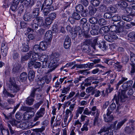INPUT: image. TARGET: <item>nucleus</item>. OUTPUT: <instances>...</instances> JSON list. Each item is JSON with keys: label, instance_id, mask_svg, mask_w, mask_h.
Wrapping results in <instances>:
<instances>
[{"label": "nucleus", "instance_id": "f257e3e1", "mask_svg": "<svg viewBox=\"0 0 135 135\" xmlns=\"http://www.w3.org/2000/svg\"><path fill=\"white\" fill-rule=\"evenodd\" d=\"M59 55L56 53L51 55L50 58L47 55H45L41 57V59L43 62L42 65V68H46L47 66L49 68L48 71L51 72L54 70L57 67V63L59 60Z\"/></svg>", "mask_w": 135, "mask_h": 135}, {"label": "nucleus", "instance_id": "f03ea898", "mask_svg": "<svg viewBox=\"0 0 135 135\" xmlns=\"http://www.w3.org/2000/svg\"><path fill=\"white\" fill-rule=\"evenodd\" d=\"M133 82L132 80L127 81L124 83L122 86L123 89L124 90H121L119 91L118 93V99L116 98L115 99L117 103H118L119 101V98L120 101L122 102H124L125 100V99L127 98V96L126 94V92L127 89L130 87L132 85Z\"/></svg>", "mask_w": 135, "mask_h": 135}, {"label": "nucleus", "instance_id": "7ed1b4c3", "mask_svg": "<svg viewBox=\"0 0 135 135\" xmlns=\"http://www.w3.org/2000/svg\"><path fill=\"white\" fill-rule=\"evenodd\" d=\"M76 10V12L81 13V16L85 17L87 16V12L88 10L87 9H85L84 10V7L81 4H79L77 5L75 8Z\"/></svg>", "mask_w": 135, "mask_h": 135}, {"label": "nucleus", "instance_id": "20e7f679", "mask_svg": "<svg viewBox=\"0 0 135 135\" xmlns=\"http://www.w3.org/2000/svg\"><path fill=\"white\" fill-rule=\"evenodd\" d=\"M32 56L30 57V60L28 63V67L32 68L34 62H36L38 59V54L33 53L32 51Z\"/></svg>", "mask_w": 135, "mask_h": 135}, {"label": "nucleus", "instance_id": "39448f33", "mask_svg": "<svg viewBox=\"0 0 135 135\" xmlns=\"http://www.w3.org/2000/svg\"><path fill=\"white\" fill-rule=\"evenodd\" d=\"M10 82L11 85H9V88L11 93H16L18 91L20 90V89L19 86L16 85L15 82L12 81L10 80Z\"/></svg>", "mask_w": 135, "mask_h": 135}, {"label": "nucleus", "instance_id": "423d86ee", "mask_svg": "<svg viewBox=\"0 0 135 135\" xmlns=\"http://www.w3.org/2000/svg\"><path fill=\"white\" fill-rule=\"evenodd\" d=\"M73 116V115L72 112L69 109H67L66 111V114L64 119V122L65 124H66V123L67 120L68 118H69L68 122L67 124H68L71 121Z\"/></svg>", "mask_w": 135, "mask_h": 135}, {"label": "nucleus", "instance_id": "0eeeda50", "mask_svg": "<svg viewBox=\"0 0 135 135\" xmlns=\"http://www.w3.org/2000/svg\"><path fill=\"white\" fill-rule=\"evenodd\" d=\"M114 25H112L110 26L109 28L107 26L102 27V30H103L104 32H107L109 29V30L111 31V32H116L117 31V27L116 26V25L115 23H114Z\"/></svg>", "mask_w": 135, "mask_h": 135}, {"label": "nucleus", "instance_id": "6e6552de", "mask_svg": "<svg viewBox=\"0 0 135 135\" xmlns=\"http://www.w3.org/2000/svg\"><path fill=\"white\" fill-rule=\"evenodd\" d=\"M107 113L106 115H103L105 121L106 122H110L112 121L113 119V116L111 114L112 113L111 111H110L109 109L107 110Z\"/></svg>", "mask_w": 135, "mask_h": 135}, {"label": "nucleus", "instance_id": "1a4fd4ad", "mask_svg": "<svg viewBox=\"0 0 135 135\" xmlns=\"http://www.w3.org/2000/svg\"><path fill=\"white\" fill-rule=\"evenodd\" d=\"M124 132L126 134H133L135 131V127L133 124L130 126H126L124 129Z\"/></svg>", "mask_w": 135, "mask_h": 135}, {"label": "nucleus", "instance_id": "9d476101", "mask_svg": "<svg viewBox=\"0 0 135 135\" xmlns=\"http://www.w3.org/2000/svg\"><path fill=\"white\" fill-rule=\"evenodd\" d=\"M117 98L118 99V97L117 98V97L116 95L115 94L114 95V97L112 99V100L113 102L112 103L110 106V107L109 108H108V109H109L110 111H112L113 110H114V109H115L116 107V105L115 103H114L113 102H114V101L115 100V101H116L115 100V99ZM119 101H118L119 103H116L117 104H119V105H120V102H122L121 101H120V98H119Z\"/></svg>", "mask_w": 135, "mask_h": 135}, {"label": "nucleus", "instance_id": "9b49d317", "mask_svg": "<svg viewBox=\"0 0 135 135\" xmlns=\"http://www.w3.org/2000/svg\"><path fill=\"white\" fill-rule=\"evenodd\" d=\"M34 114V112L33 111H27L24 113L23 116L25 120H28L33 117Z\"/></svg>", "mask_w": 135, "mask_h": 135}, {"label": "nucleus", "instance_id": "f8f14e48", "mask_svg": "<svg viewBox=\"0 0 135 135\" xmlns=\"http://www.w3.org/2000/svg\"><path fill=\"white\" fill-rule=\"evenodd\" d=\"M7 101L8 103H6V104L5 109L8 110L11 108V107L12 105L14 104L15 100L13 99L9 98L7 99Z\"/></svg>", "mask_w": 135, "mask_h": 135}, {"label": "nucleus", "instance_id": "ddd939ff", "mask_svg": "<svg viewBox=\"0 0 135 135\" xmlns=\"http://www.w3.org/2000/svg\"><path fill=\"white\" fill-rule=\"evenodd\" d=\"M52 33L51 31L50 30H48L46 33L45 39V40L47 41H50L52 39Z\"/></svg>", "mask_w": 135, "mask_h": 135}, {"label": "nucleus", "instance_id": "4468645a", "mask_svg": "<svg viewBox=\"0 0 135 135\" xmlns=\"http://www.w3.org/2000/svg\"><path fill=\"white\" fill-rule=\"evenodd\" d=\"M54 10V8L52 6H51L48 8H45L42 10V12L44 16H47L48 14L51 11Z\"/></svg>", "mask_w": 135, "mask_h": 135}, {"label": "nucleus", "instance_id": "2eb2a0df", "mask_svg": "<svg viewBox=\"0 0 135 135\" xmlns=\"http://www.w3.org/2000/svg\"><path fill=\"white\" fill-rule=\"evenodd\" d=\"M71 40L68 36H67L65 40L64 43V48L66 49H68L70 46Z\"/></svg>", "mask_w": 135, "mask_h": 135}, {"label": "nucleus", "instance_id": "dca6fc26", "mask_svg": "<svg viewBox=\"0 0 135 135\" xmlns=\"http://www.w3.org/2000/svg\"><path fill=\"white\" fill-rule=\"evenodd\" d=\"M85 42H86V43L91 45L94 49H95V46L96 45L97 42L96 39H94L93 41H92L89 39H86L85 40Z\"/></svg>", "mask_w": 135, "mask_h": 135}, {"label": "nucleus", "instance_id": "f3484780", "mask_svg": "<svg viewBox=\"0 0 135 135\" xmlns=\"http://www.w3.org/2000/svg\"><path fill=\"white\" fill-rule=\"evenodd\" d=\"M32 15L31 13H25L23 16V19L26 21H31L32 18Z\"/></svg>", "mask_w": 135, "mask_h": 135}, {"label": "nucleus", "instance_id": "a211bd4d", "mask_svg": "<svg viewBox=\"0 0 135 135\" xmlns=\"http://www.w3.org/2000/svg\"><path fill=\"white\" fill-rule=\"evenodd\" d=\"M35 20L37 21V24L40 25V26H44L45 25V24L44 23V20L42 17L37 16L35 17Z\"/></svg>", "mask_w": 135, "mask_h": 135}, {"label": "nucleus", "instance_id": "6ab92c4d", "mask_svg": "<svg viewBox=\"0 0 135 135\" xmlns=\"http://www.w3.org/2000/svg\"><path fill=\"white\" fill-rule=\"evenodd\" d=\"M75 61L68 62L67 63L65 66H62L60 69V70L61 71H65L66 72H67L68 71V70L67 69H65V68L66 67H68L70 66H71L74 64H75Z\"/></svg>", "mask_w": 135, "mask_h": 135}, {"label": "nucleus", "instance_id": "aec40b11", "mask_svg": "<svg viewBox=\"0 0 135 135\" xmlns=\"http://www.w3.org/2000/svg\"><path fill=\"white\" fill-rule=\"evenodd\" d=\"M40 49L41 50H45L47 47L48 45L46 42L45 41H41L39 44Z\"/></svg>", "mask_w": 135, "mask_h": 135}, {"label": "nucleus", "instance_id": "412c9836", "mask_svg": "<svg viewBox=\"0 0 135 135\" xmlns=\"http://www.w3.org/2000/svg\"><path fill=\"white\" fill-rule=\"evenodd\" d=\"M82 47L83 48V51L84 52L88 53L90 55H91L90 52L91 50L89 46L85 44H84L83 45Z\"/></svg>", "mask_w": 135, "mask_h": 135}, {"label": "nucleus", "instance_id": "4be33fe9", "mask_svg": "<svg viewBox=\"0 0 135 135\" xmlns=\"http://www.w3.org/2000/svg\"><path fill=\"white\" fill-rule=\"evenodd\" d=\"M35 76V72L32 70H31L29 72L28 75V78L30 81H32Z\"/></svg>", "mask_w": 135, "mask_h": 135}, {"label": "nucleus", "instance_id": "5701e85b", "mask_svg": "<svg viewBox=\"0 0 135 135\" xmlns=\"http://www.w3.org/2000/svg\"><path fill=\"white\" fill-rule=\"evenodd\" d=\"M27 74L26 73L23 72L22 73L20 76V79L22 82L25 81L27 79Z\"/></svg>", "mask_w": 135, "mask_h": 135}, {"label": "nucleus", "instance_id": "b1692460", "mask_svg": "<svg viewBox=\"0 0 135 135\" xmlns=\"http://www.w3.org/2000/svg\"><path fill=\"white\" fill-rule=\"evenodd\" d=\"M32 54V51H30L28 53H27L25 55L21 57V60L22 61H25L28 60L31 57Z\"/></svg>", "mask_w": 135, "mask_h": 135}, {"label": "nucleus", "instance_id": "393cba45", "mask_svg": "<svg viewBox=\"0 0 135 135\" xmlns=\"http://www.w3.org/2000/svg\"><path fill=\"white\" fill-rule=\"evenodd\" d=\"M34 101L33 98L29 96L26 99V103L27 105H31L33 104Z\"/></svg>", "mask_w": 135, "mask_h": 135}, {"label": "nucleus", "instance_id": "a878e982", "mask_svg": "<svg viewBox=\"0 0 135 135\" xmlns=\"http://www.w3.org/2000/svg\"><path fill=\"white\" fill-rule=\"evenodd\" d=\"M30 26H31L33 30H37L38 28V24L35 23V19L32 21V23L30 24Z\"/></svg>", "mask_w": 135, "mask_h": 135}, {"label": "nucleus", "instance_id": "bb28decb", "mask_svg": "<svg viewBox=\"0 0 135 135\" xmlns=\"http://www.w3.org/2000/svg\"><path fill=\"white\" fill-rule=\"evenodd\" d=\"M84 109V107H78V108L77 110L76 111V117L77 118L79 116V114H81Z\"/></svg>", "mask_w": 135, "mask_h": 135}, {"label": "nucleus", "instance_id": "cd10ccee", "mask_svg": "<svg viewBox=\"0 0 135 135\" xmlns=\"http://www.w3.org/2000/svg\"><path fill=\"white\" fill-rule=\"evenodd\" d=\"M3 94L4 97H10L11 98H13L14 97V96L12 94L9 93L4 88L3 91Z\"/></svg>", "mask_w": 135, "mask_h": 135}, {"label": "nucleus", "instance_id": "c85d7f7f", "mask_svg": "<svg viewBox=\"0 0 135 135\" xmlns=\"http://www.w3.org/2000/svg\"><path fill=\"white\" fill-rule=\"evenodd\" d=\"M126 1L124 0H120L118 2V5L120 7H126L128 5V3L125 2Z\"/></svg>", "mask_w": 135, "mask_h": 135}, {"label": "nucleus", "instance_id": "c756f323", "mask_svg": "<svg viewBox=\"0 0 135 135\" xmlns=\"http://www.w3.org/2000/svg\"><path fill=\"white\" fill-rule=\"evenodd\" d=\"M51 79V75H47L43 77V79L44 80L45 82L48 84L50 81Z\"/></svg>", "mask_w": 135, "mask_h": 135}, {"label": "nucleus", "instance_id": "7c9ffc66", "mask_svg": "<svg viewBox=\"0 0 135 135\" xmlns=\"http://www.w3.org/2000/svg\"><path fill=\"white\" fill-rule=\"evenodd\" d=\"M19 127L23 129H27L30 127L28 122L22 123L19 124Z\"/></svg>", "mask_w": 135, "mask_h": 135}, {"label": "nucleus", "instance_id": "2f4dec72", "mask_svg": "<svg viewBox=\"0 0 135 135\" xmlns=\"http://www.w3.org/2000/svg\"><path fill=\"white\" fill-rule=\"evenodd\" d=\"M122 18L123 20L127 22H129L132 19V17H131V16L130 15H123L122 16Z\"/></svg>", "mask_w": 135, "mask_h": 135}, {"label": "nucleus", "instance_id": "473e14b6", "mask_svg": "<svg viewBox=\"0 0 135 135\" xmlns=\"http://www.w3.org/2000/svg\"><path fill=\"white\" fill-rule=\"evenodd\" d=\"M41 91V90L39 88H33L32 90L31 91L30 95L31 97L32 98H34L35 96V93L37 91Z\"/></svg>", "mask_w": 135, "mask_h": 135}, {"label": "nucleus", "instance_id": "72a5a7b5", "mask_svg": "<svg viewBox=\"0 0 135 135\" xmlns=\"http://www.w3.org/2000/svg\"><path fill=\"white\" fill-rule=\"evenodd\" d=\"M40 9L38 8H34L32 10V13L34 17L39 16V15Z\"/></svg>", "mask_w": 135, "mask_h": 135}, {"label": "nucleus", "instance_id": "f704fd0d", "mask_svg": "<svg viewBox=\"0 0 135 135\" xmlns=\"http://www.w3.org/2000/svg\"><path fill=\"white\" fill-rule=\"evenodd\" d=\"M20 121L16 120L15 119H12V121H10V123L12 126H15L17 127H19V124H20Z\"/></svg>", "mask_w": 135, "mask_h": 135}, {"label": "nucleus", "instance_id": "c9c22d12", "mask_svg": "<svg viewBox=\"0 0 135 135\" xmlns=\"http://www.w3.org/2000/svg\"><path fill=\"white\" fill-rule=\"evenodd\" d=\"M127 79H128L127 78H126L124 77H122L121 80H120L116 84V88L118 90V89L120 85L123 83L124 81L127 80Z\"/></svg>", "mask_w": 135, "mask_h": 135}, {"label": "nucleus", "instance_id": "e433bc0d", "mask_svg": "<svg viewBox=\"0 0 135 135\" xmlns=\"http://www.w3.org/2000/svg\"><path fill=\"white\" fill-rule=\"evenodd\" d=\"M24 10V7L23 4L20 5L18 9V15L20 16Z\"/></svg>", "mask_w": 135, "mask_h": 135}, {"label": "nucleus", "instance_id": "4c0bfd02", "mask_svg": "<svg viewBox=\"0 0 135 135\" xmlns=\"http://www.w3.org/2000/svg\"><path fill=\"white\" fill-rule=\"evenodd\" d=\"M82 26L83 30H84V32L85 31L87 33L89 31L90 28L89 24L88 23H86V24H84Z\"/></svg>", "mask_w": 135, "mask_h": 135}, {"label": "nucleus", "instance_id": "58836bf2", "mask_svg": "<svg viewBox=\"0 0 135 135\" xmlns=\"http://www.w3.org/2000/svg\"><path fill=\"white\" fill-rule=\"evenodd\" d=\"M89 14L91 16L93 15L97 10L96 8H93L91 6H89Z\"/></svg>", "mask_w": 135, "mask_h": 135}, {"label": "nucleus", "instance_id": "ea45409f", "mask_svg": "<svg viewBox=\"0 0 135 135\" xmlns=\"http://www.w3.org/2000/svg\"><path fill=\"white\" fill-rule=\"evenodd\" d=\"M41 64L40 62H34L32 68H30L29 67H28L30 69H32L33 68H39L41 67Z\"/></svg>", "mask_w": 135, "mask_h": 135}, {"label": "nucleus", "instance_id": "a19ab883", "mask_svg": "<svg viewBox=\"0 0 135 135\" xmlns=\"http://www.w3.org/2000/svg\"><path fill=\"white\" fill-rule=\"evenodd\" d=\"M94 94V97H98L101 95V91L99 90L95 89L91 93V95H93Z\"/></svg>", "mask_w": 135, "mask_h": 135}, {"label": "nucleus", "instance_id": "79ce46f5", "mask_svg": "<svg viewBox=\"0 0 135 135\" xmlns=\"http://www.w3.org/2000/svg\"><path fill=\"white\" fill-rule=\"evenodd\" d=\"M127 119L125 118L122 121L119 122L117 125V129H119L124 124V123L127 121Z\"/></svg>", "mask_w": 135, "mask_h": 135}, {"label": "nucleus", "instance_id": "37998d69", "mask_svg": "<svg viewBox=\"0 0 135 135\" xmlns=\"http://www.w3.org/2000/svg\"><path fill=\"white\" fill-rule=\"evenodd\" d=\"M92 28V30L90 31V33L92 35H95L98 34L99 32L100 33V31L98 29H95L93 27Z\"/></svg>", "mask_w": 135, "mask_h": 135}, {"label": "nucleus", "instance_id": "c03bdc74", "mask_svg": "<svg viewBox=\"0 0 135 135\" xmlns=\"http://www.w3.org/2000/svg\"><path fill=\"white\" fill-rule=\"evenodd\" d=\"M107 10L109 12L114 13L116 12V9L111 6L107 7Z\"/></svg>", "mask_w": 135, "mask_h": 135}, {"label": "nucleus", "instance_id": "a18cd8bd", "mask_svg": "<svg viewBox=\"0 0 135 135\" xmlns=\"http://www.w3.org/2000/svg\"><path fill=\"white\" fill-rule=\"evenodd\" d=\"M72 16L73 18L76 20H79L81 18L80 15L76 12H74Z\"/></svg>", "mask_w": 135, "mask_h": 135}, {"label": "nucleus", "instance_id": "49530a36", "mask_svg": "<svg viewBox=\"0 0 135 135\" xmlns=\"http://www.w3.org/2000/svg\"><path fill=\"white\" fill-rule=\"evenodd\" d=\"M100 3V1L98 0H92L91 3L92 5L95 6H98Z\"/></svg>", "mask_w": 135, "mask_h": 135}, {"label": "nucleus", "instance_id": "de8ad7c7", "mask_svg": "<svg viewBox=\"0 0 135 135\" xmlns=\"http://www.w3.org/2000/svg\"><path fill=\"white\" fill-rule=\"evenodd\" d=\"M108 35H105L104 36V38L107 41L112 42H113V40L112 39V38L110 36V33H109Z\"/></svg>", "mask_w": 135, "mask_h": 135}, {"label": "nucleus", "instance_id": "09e8293b", "mask_svg": "<svg viewBox=\"0 0 135 135\" xmlns=\"http://www.w3.org/2000/svg\"><path fill=\"white\" fill-rule=\"evenodd\" d=\"M130 60L132 62L131 64H135V54L133 53L131 54Z\"/></svg>", "mask_w": 135, "mask_h": 135}, {"label": "nucleus", "instance_id": "8fccbe9b", "mask_svg": "<svg viewBox=\"0 0 135 135\" xmlns=\"http://www.w3.org/2000/svg\"><path fill=\"white\" fill-rule=\"evenodd\" d=\"M8 50V48L7 46H6L5 49H3L1 50L2 54L4 57H5L7 55Z\"/></svg>", "mask_w": 135, "mask_h": 135}, {"label": "nucleus", "instance_id": "3c124183", "mask_svg": "<svg viewBox=\"0 0 135 135\" xmlns=\"http://www.w3.org/2000/svg\"><path fill=\"white\" fill-rule=\"evenodd\" d=\"M1 130V133L3 135H9V132L8 130L5 129L3 126L1 128L0 127Z\"/></svg>", "mask_w": 135, "mask_h": 135}, {"label": "nucleus", "instance_id": "603ef678", "mask_svg": "<svg viewBox=\"0 0 135 135\" xmlns=\"http://www.w3.org/2000/svg\"><path fill=\"white\" fill-rule=\"evenodd\" d=\"M77 65V68L79 69H83V68H86L88 67L89 65L87 64H76Z\"/></svg>", "mask_w": 135, "mask_h": 135}, {"label": "nucleus", "instance_id": "864d4df0", "mask_svg": "<svg viewBox=\"0 0 135 135\" xmlns=\"http://www.w3.org/2000/svg\"><path fill=\"white\" fill-rule=\"evenodd\" d=\"M121 19V17L117 15L113 16L112 18V20L114 22L119 21Z\"/></svg>", "mask_w": 135, "mask_h": 135}, {"label": "nucleus", "instance_id": "5fc2aeb1", "mask_svg": "<svg viewBox=\"0 0 135 135\" xmlns=\"http://www.w3.org/2000/svg\"><path fill=\"white\" fill-rule=\"evenodd\" d=\"M44 1L45 6L47 7L52 6L51 5L52 3L53 0H45Z\"/></svg>", "mask_w": 135, "mask_h": 135}, {"label": "nucleus", "instance_id": "6e6d98bb", "mask_svg": "<svg viewBox=\"0 0 135 135\" xmlns=\"http://www.w3.org/2000/svg\"><path fill=\"white\" fill-rule=\"evenodd\" d=\"M29 47L27 45H23L22 46V48L21 49L22 52H26L28 51L29 50Z\"/></svg>", "mask_w": 135, "mask_h": 135}, {"label": "nucleus", "instance_id": "4d7b16f0", "mask_svg": "<svg viewBox=\"0 0 135 135\" xmlns=\"http://www.w3.org/2000/svg\"><path fill=\"white\" fill-rule=\"evenodd\" d=\"M98 20L97 19L94 17L90 18L89 19V22L93 24H95L97 23Z\"/></svg>", "mask_w": 135, "mask_h": 135}, {"label": "nucleus", "instance_id": "13d9d810", "mask_svg": "<svg viewBox=\"0 0 135 135\" xmlns=\"http://www.w3.org/2000/svg\"><path fill=\"white\" fill-rule=\"evenodd\" d=\"M33 51L35 52H38L41 51V49H40L39 45H35L33 48Z\"/></svg>", "mask_w": 135, "mask_h": 135}, {"label": "nucleus", "instance_id": "bf43d9fd", "mask_svg": "<svg viewBox=\"0 0 135 135\" xmlns=\"http://www.w3.org/2000/svg\"><path fill=\"white\" fill-rule=\"evenodd\" d=\"M8 128L10 130V132L11 134L12 135H15L16 133V132L14 130H13L12 128V127L9 124H8Z\"/></svg>", "mask_w": 135, "mask_h": 135}, {"label": "nucleus", "instance_id": "052dcab7", "mask_svg": "<svg viewBox=\"0 0 135 135\" xmlns=\"http://www.w3.org/2000/svg\"><path fill=\"white\" fill-rule=\"evenodd\" d=\"M64 13L62 14V17L64 18L69 17L70 16V12L68 11H64Z\"/></svg>", "mask_w": 135, "mask_h": 135}, {"label": "nucleus", "instance_id": "680f3d73", "mask_svg": "<svg viewBox=\"0 0 135 135\" xmlns=\"http://www.w3.org/2000/svg\"><path fill=\"white\" fill-rule=\"evenodd\" d=\"M23 4H30L31 6L33 5L34 4V2L33 1H31V0H24Z\"/></svg>", "mask_w": 135, "mask_h": 135}, {"label": "nucleus", "instance_id": "e2e57ef3", "mask_svg": "<svg viewBox=\"0 0 135 135\" xmlns=\"http://www.w3.org/2000/svg\"><path fill=\"white\" fill-rule=\"evenodd\" d=\"M52 20L49 17H47L45 20V24L47 25H50L52 22Z\"/></svg>", "mask_w": 135, "mask_h": 135}, {"label": "nucleus", "instance_id": "0e129e2a", "mask_svg": "<svg viewBox=\"0 0 135 135\" xmlns=\"http://www.w3.org/2000/svg\"><path fill=\"white\" fill-rule=\"evenodd\" d=\"M95 90L94 88L92 86H90L86 89V92L88 93L90 92L92 93Z\"/></svg>", "mask_w": 135, "mask_h": 135}, {"label": "nucleus", "instance_id": "69168bd1", "mask_svg": "<svg viewBox=\"0 0 135 135\" xmlns=\"http://www.w3.org/2000/svg\"><path fill=\"white\" fill-rule=\"evenodd\" d=\"M124 12L125 13H128L129 15H131L132 13V9L131 8L127 7L125 9Z\"/></svg>", "mask_w": 135, "mask_h": 135}, {"label": "nucleus", "instance_id": "338daca9", "mask_svg": "<svg viewBox=\"0 0 135 135\" xmlns=\"http://www.w3.org/2000/svg\"><path fill=\"white\" fill-rule=\"evenodd\" d=\"M129 37L132 38L134 42H135V33L134 32L130 33L128 35Z\"/></svg>", "mask_w": 135, "mask_h": 135}, {"label": "nucleus", "instance_id": "774afa93", "mask_svg": "<svg viewBox=\"0 0 135 135\" xmlns=\"http://www.w3.org/2000/svg\"><path fill=\"white\" fill-rule=\"evenodd\" d=\"M56 15L55 13H52L49 14V17L53 21L56 18Z\"/></svg>", "mask_w": 135, "mask_h": 135}]
</instances>
